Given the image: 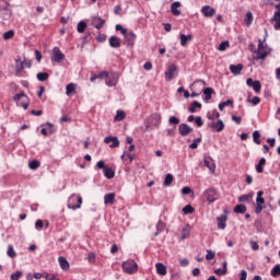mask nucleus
Instances as JSON below:
<instances>
[{
  "mask_svg": "<svg viewBox=\"0 0 280 280\" xmlns=\"http://www.w3.org/2000/svg\"><path fill=\"white\" fill-rule=\"evenodd\" d=\"M10 38H14V31H8V32L3 33L4 40H10Z\"/></svg>",
  "mask_w": 280,
  "mask_h": 280,
  "instance_id": "nucleus-52",
  "label": "nucleus"
},
{
  "mask_svg": "<svg viewBox=\"0 0 280 280\" xmlns=\"http://www.w3.org/2000/svg\"><path fill=\"white\" fill-rule=\"evenodd\" d=\"M7 255H8V257H10L11 259H14V257H16V252L14 250V246L8 245Z\"/></svg>",
  "mask_w": 280,
  "mask_h": 280,
  "instance_id": "nucleus-34",
  "label": "nucleus"
},
{
  "mask_svg": "<svg viewBox=\"0 0 280 280\" xmlns=\"http://www.w3.org/2000/svg\"><path fill=\"white\" fill-rule=\"evenodd\" d=\"M59 261V266L61 268V270H69L70 265H69V260H67V258H65L63 256H60L58 258Z\"/></svg>",
  "mask_w": 280,
  "mask_h": 280,
  "instance_id": "nucleus-19",
  "label": "nucleus"
},
{
  "mask_svg": "<svg viewBox=\"0 0 280 280\" xmlns=\"http://www.w3.org/2000/svg\"><path fill=\"white\" fill-rule=\"evenodd\" d=\"M190 191H191V188H189V187H187V186L182 188V194H183L184 196H187Z\"/></svg>",
  "mask_w": 280,
  "mask_h": 280,
  "instance_id": "nucleus-63",
  "label": "nucleus"
},
{
  "mask_svg": "<svg viewBox=\"0 0 280 280\" xmlns=\"http://www.w3.org/2000/svg\"><path fill=\"white\" fill-rule=\"evenodd\" d=\"M126 156L129 160V163H132V161H135V155H132L130 153H126V152L122 153L120 159L124 161L126 159Z\"/></svg>",
  "mask_w": 280,
  "mask_h": 280,
  "instance_id": "nucleus-53",
  "label": "nucleus"
},
{
  "mask_svg": "<svg viewBox=\"0 0 280 280\" xmlns=\"http://www.w3.org/2000/svg\"><path fill=\"white\" fill-rule=\"evenodd\" d=\"M247 277H248V272H246V270H242V271H241V278H240V280H246Z\"/></svg>",
  "mask_w": 280,
  "mask_h": 280,
  "instance_id": "nucleus-64",
  "label": "nucleus"
},
{
  "mask_svg": "<svg viewBox=\"0 0 280 280\" xmlns=\"http://www.w3.org/2000/svg\"><path fill=\"white\" fill-rule=\"evenodd\" d=\"M82 207V197L80 195H72L68 199V209L75 211Z\"/></svg>",
  "mask_w": 280,
  "mask_h": 280,
  "instance_id": "nucleus-4",
  "label": "nucleus"
},
{
  "mask_svg": "<svg viewBox=\"0 0 280 280\" xmlns=\"http://www.w3.org/2000/svg\"><path fill=\"white\" fill-rule=\"evenodd\" d=\"M84 30H86V22L84 21L79 22L77 26V32L79 34H84Z\"/></svg>",
  "mask_w": 280,
  "mask_h": 280,
  "instance_id": "nucleus-35",
  "label": "nucleus"
},
{
  "mask_svg": "<svg viewBox=\"0 0 280 280\" xmlns=\"http://www.w3.org/2000/svg\"><path fill=\"white\" fill-rule=\"evenodd\" d=\"M128 45H132L135 43V40H137V34H135L133 32H129L126 33V35H124Z\"/></svg>",
  "mask_w": 280,
  "mask_h": 280,
  "instance_id": "nucleus-22",
  "label": "nucleus"
},
{
  "mask_svg": "<svg viewBox=\"0 0 280 280\" xmlns=\"http://www.w3.org/2000/svg\"><path fill=\"white\" fill-rule=\"evenodd\" d=\"M177 69L176 66L171 65L165 72L166 80H174V73H176Z\"/></svg>",
  "mask_w": 280,
  "mask_h": 280,
  "instance_id": "nucleus-11",
  "label": "nucleus"
},
{
  "mask_svg": "<svg viewBox=\"0 0 280 280\" xmlns=\"http://www.w3.org/2000/svg\"><path fill=\"white\" fill-rule=\"evenodd\" d=\"M194 211H195V209H194V207H191L190 205H187V206H185V207L183 208V213H184L185 215H189V214L194 213Z\"/></svg>",
  "mask_w": 280,
  "mask_h": 280,
  "instance_id": "nucleus-42",
  "label": "nucleus"
},
{
  "mask_svg": "<svg viewBox=\"0 0 280 280\" xmlns=\"http://www.w3.org/2000/svg\"><path fill=\"white\" fill-rule=\"evenodd\" d=\"M203 95L206 96L205 100L206 102H209V100H211V95H213V89L211 88H206L203 90Z\"/></svg>",
  "mask_w": 280,
  "mask_h": 280,
  "instance_id": "nucleus-33",
  "label": "nucleus"
},
{
  "mask_svg": "<svg viewBox=\"0 0 280 280\" xmlns=\"http://www.w3.org/2000/svg\"><path fill=\"white\" fill-rule=\"evenodd\" d=\"M211 128H214L217 132H222L224 130V121L218 120L217 122H212Z\"/></svg>",
  "mask_w": 280,
  "mask_h": 280,
  "instance_id": "nucleus-24",
  "label": "nucleus"
},
{
  "mask_svg": "<svg viewBox=\"0 0 280 280\" xmlns=\"http://www.w3.org/2000/svg\"><path fill=\"white\" fill-rule=\"evenodd\" d=\"M196 108H202V104H200L198 101H195L190 104L188 110L189 113H196Z\"/></svg>",
  "mask_w": 280,
  "mask_h": 280,
  "instance_id": "nucleus-30",
  "label": "nucleus"
},
{
  "mask_svg": "<svg viewBox=\"0 0 280 280\" xmlns=\"http://www.w3.org/2000/svg\"><path fill=\"white\" fill-rule=\"evenodd\" d=\"M195 124L200 128L203 126L202 117L198 116L195 118Z\"/></svg>",
  "mask_w": 280,
  "mask_h": 280,
  "instance_id": "nucleus-59",
  "label": "nucleus"
},
{
  "mask_svg": "<svg viewBox=\"0 0 280 280\" xmlns=\"http://www.w3.org/2000/svg\"><path fill=\"white\" fill-rule=\"evenodd\" d=\"M215 257V252L211 249H207L206 259L207 261H211Z\"/></svg>",
  "mask_w": 280,
  "mask_h": 280,
  "instance_id": "nucleus-49",
  "label": "nucleus"
},
{
  "mask_svg": "<svg viewBox=\"0 0 280 280\" xmlns=\"http://www.w3.org/2000/svg\"><path fill=\"white\" fill-rule=\"evenodd\" d=\"M229 42H222L220 45H219V51H226V49H229Z\"/></svg>",
  "mask_w": 280,
  "mask_h": 280,
  "instance_id": "nucleus-55",
  "label": "nucleus"
},
{
  "mask_svg": "<svg viewBox=\"0 0 280 280\" xmlns=\"http://www.w3.org/2000/svg\"><path fill=\"white\" fill-rule=\"evenodd\" d=\"M190 233H191V226L189 225L184 226V229L182 230V240H187Z\"/></svg>",
  "mask_w": 280,
  "mask_h": 280,
  "instance_id": "nucleus-27",
  "label": "nucleus"
},
{
  "mask_svg": "<svg viewBox=\"0 0 280 280\" xmlns=\"http://www.w3.org/2000/svg\"><path fill=\"white\" fill-rule=\"evenodd\" d=\"M248 102H250L253 106H257L261 103V98H259V96H254L252 100H248Z\"/></svg>",
  "mask_w": 280,
  "mask_h": 280,
  "instance_id": "nucleus-56",
  "label": "nucleus"
},
{
  "mask_svg": "<svg viewBox=\"0 0 280 280\" xmlns=\"http://www.w3.org/2000/svg\"><path fill=\"white\" fill-rule=\"evenodd\" d=\"M168 124H170V126H172V125L178 126V124H180V119L176 118V116H172L168 119Z\"/></svg>",
  "mask_w": 280,
  "mask_h": 280,
  "instance_id": "nucleus-50",
  "label": "nucleus"
},
{
  "mask_svg": "<svg viewBox=\"0 0 280 280\" xmlns=\"http://www.w3.org/2000/svg\"><path fill=\"white\" fill-rule=\"evenodd\" d=\"M35 229H36L37 231H40V229H43V220H37V221L35 222Z\"/></svg>",
  "mask_w": 280,
  "mask_h": 280,
  "instance_id": "nucleus-60",
  "label": "nucleus"
},
{
  "mask_svg": "<svg viewBox=\"0 0 280 280\" xmlns=\"http://www.w3.org/2000/svg\"><path fill=\"white\" fill-rule=\"evenodd\" d=\"M21 277H23L22 271H15V272L11 273V280H19V279H21Z\"/></svg>",
  "mask_w": 280,
  "mask_h": 280,
  "instance_id": "nucleus-54",
  "label": "nucleus"
},
{
  "mask_svg": "<svg viewBox=\"0 0 280 280\" xmlns=\"http://www.w3.org/2000/svg\"><path fill=\"white\" fill-rule=\"evenodd\" d=\"M254 89L255 93H259L261 91V82L259 81H254V84L252 85Z\"/></svg>",
  "mask_w": 280,
  "mask_h": 280,
  "instance_id": "nucleus-48",
  "label": "nucleus"
},
{
  "mask_svg": "<svg viewBox=\"0 0 280 280\" xmlns=\"http://www.w3.org/2000/svg\"><path fill=\"white\" fill-rule=\"evenodd\" d=\"M155 268L158 275H161L162 277H165V275H167V267H165V265H163L162 262H158L155 265Z\"/></svg>",
  "mask_w": 280,
  "mask_h": 280,
  "instance_id": "nucleus-18",
  "label": "nucleus"
},
{
  "mask_svg": "<svg viewBox=\"0 0 280 280\" xmlns=\"http://www.w3.org/2000/svg\"><path fill=\"white\" fill-rule=\"evenodd\" d=\"M30 170H38L40 167V162L38 160H33L28 163Z\"/></svg>",
  "mask_w": 280,
  "mask_h": 280,
  "instance_id": "nucleus-40",
  "label": "nucleus"
},
{
  "mask_svg": "<svg viewBox=\"0 0 280 280\" xmlns=\"http://www.w3.org/2000/svg\"><path fill=\"white\" fill-rule=\"evenodd\" d=\"M179 39H180V45H182V47H185V45H187V42L194 39V36L182 34V35L179 36Z\"/></svg>",
  "mask_w": 280,
  "mask_h": 280,
  "instance_id": "nucleus-25",
  "label": "nucleus"
},
{
  "mask_svg": "<svg viewBox=\"0 0 280 280\" xmlns=\"http://www.w3.org/2000/svg\"><path fill=\"white\" fill-rule=\"evenodd\" d=\"M15 62H16L15 71L19 74V73H21V71H23V69H25V63L21 60H16Z\"/></svg>",
  "mask_w": 280,
  "mask_h": 280,
  "instance_id": "nucleus-38",
  "label": "nucleus"
},
{
  "mask_svg": "<svg viewBox=\"0 0 280 280\" xmlns=\"http://www.w3.org/2000/svg\"><path fill=\"white\" fill-rule=\"evenodd\" d=\"M202 196L209 205H213L220 198V192L214 187H210L203 191Z\"/></svg>",
  "mask_w": 280,
  "mask_h": 280,
  "instance_id": "nucleus-2",
  "label": "nucleus"
},
{
  "mask_svg": "<svg viewBox=\"0 0 280 280\" xmlns=\"http://www.w3.org/2000/svg\"><path fill=\"white\" fill-rule=\"evenodd\" d=\"M273 21H276L275 30H280V9L273 14Z\"/></svg>",
  "mask_w": 280,
  "mask_h": 280,
  "instance_id": "nucleus-29",
  "label": "nucleus"
},
{
  "mask_svg": "<svg viewBox=\"0 0 280 280\" xmlns=\"http://www.w3.org/2000/svg\"><path fill=\"white\" fill-rule=\"evenodd\" d=\"M178 130H179V135L182 137H187V135H190V132H194V128H191L189 125L187 124H180L178 126Z\"/></svg>",
  "mask_w": 280,
  "mask_h": 280,
  "instance_id": "nucleus-8",
  "label": "nucleus"
},
{
  "mask_svg": "<svg viewBox=\"0 0 280 280\" xmlns=\"http://www.w3.org/2000/svg\"><path fill=\"white\" fill-rule=\"evenodd\" d=\"M104 143H110L109 148H119V139L117 137H106Z\"/></svg>",
  "mask_w": 280,
  "mask_h": 280,
  "instance_id": "nucleus-9",
  "label": "nucleus"
},
{
  "mask_svg": "<svg viewBox=\"0 0 280 280\" xmlns=\"http://www.w3.org/2000/svg\"><path fill=\"white\" fill-rule=\"evenodd\" d=\"M104 205H115V192H109L104 196Z\"/></svg>",
  "mask_w": 280,
  "mask_h": 280,
  "instance_id": "nucleus-21",
  "label": "nucleus"
},
{
  "mask_svg": "<svg viewBox=\"0 0 280 280\" xmlns=\"http://www.w3.org/2000/svg\"><path fill=\"white\" fill-rule=\"evenodd\" d=\"M48 79H49V73H47V72H38L37 73V80H39V82H45Z\"/></svg>",
  "mask_w": 280,
  "mask_h": 280,
  "instance_id": "nucleus-39",
  "label": "nucleus"
},
{
  "mask_svg": "<svg viewBox=\"0 0 280 280\" xmlns=\"http://www.w3.org/2000/svg\"><path fill=\"white\" fill-rule=\"evenodd\" d=\"M51 62H62V60H65V54H62V51L60 50L59 47H54L52 48V52H51V57H50Z\"/></svg>",
  "mask_w": 280,
  "mask_h": 280,
  "instance_id": "nucleus-6",
  "label": "nucleus"
},
{
  "mask_svg": "<svg viewBox=\"0 0 280 280\" xmlns=\"http://www.w3.org/2000/svg\"><path fill=\"white\" fill-rule=\"evenodd\" d=\"M201 13L207 19H211V16H215V9L211 5H205L201 8Z\"/></svg>",
  "mask_w": 280,
  "mask_h": 280,
  "instance_id": "nucleus-7",
  "label": "nucleus"
},
{
  "mask_svg": "<svg viewBox=\"0 0 280 280\" xmlns=\"http://www.w3.org/2000/svg\"><path fill=\"white\" fill-rule=\"evenodd\" d=\"M116 32H121V35L125 36L128 32V30L124 28L120 24L116 25Z\"/></svg>",
  "mask_w": 280,
  "mask_h": 280,
  "instance_id": "nucleus-57",
  "label": "nucleus"
},
{
  "mask_svg": "<svg viewBox=\"0 0 280 280\" xmlns=\"http://www.w3.org/2000/svg\"><path fill=\"white\" fill-rule=\"evenodd\" d=\"M165 231V223L163 221H159L156 224V232L154 233V237H158L160 233H163Z\"/></svg>",
  "mask_w": 280,
  "mask_h": 280,
  "instance_id": "nucleus-28",
  "label": "nucleus"
},
{
  "mask_svg": "<svg viewBox=\"0 0 280 280\" xmlns=\"http://www.w3.org/2000/svg\"><path fill=\"white\" fill-rule=\"evenodd\" d=\"M104 176L105 178H115V171H113V168L110 167H105L104 168Z\"/></svg>",
  "mask_w": 280,
  "mask_h": 280,
  "instance_id": "nucleus-31",
  "label": "nucleus"
},
{
  "mask_svg": "<svg viewBox=\"0 0 280 280\" xmlns=\"http://www.w3.org/2000/svg\"><path fill=\"white\" fill-rule=\"evenodd\" d=\"M266 38H268V31L265 30V38L264 40L258 39V48L256 50L257 56L254 58V60H266L268 56H270L272 49L268 47V45H264L266 43Z\"/></svg>",
  "mask_w": 280,
  "mask_h": 280,
  "instance_id": "nucleus-1",
  "label": "nucleus"
},
{
  "mask_svg": "<svg viewBox=\"0 0 280 280\" xmlns=\"http://www.w3.org/2000/svg\"><path fill=\"white\" fill-rule=\"evenodd\" d=\"M114 119L115 121H124L126 119V112L118 110Z\"/></svg>",
  "mask_w": 280,
  "mask_h": 280,
  "instance_id": "nucleus-36",
  "label": "nucleus"
},
{
  "mask_svg": "<svg viewBox=\"0 0 280 280\" xmlns=\"http://www.w3.org/2000/svg\"><path fill=\"white\" fill-rule=\"evenodd\" d=\"M54 135V125L51 122L46 124V128H42L40 135L47 137V135Z\"/></svg>",
  "mask_w": 280,
  "mask_h": 280,
  "instance_id": "nucleus-16",
  "label": "nucleus"
},
{
  "mask_svg": "<svg viewBox=\"0 0 280 280\" xmlns=\"http://www.w3.org/2000/svg\"><path fill=\"white\" fill-rule=\"evenodd\" d=\"M202 141V138H196L191 144H189L190 150H196L198 148V143Z\"/></svg>",
  "mask_w": 280,
  "mask_h": 280,
  "instance_id": "nucleus-51",
  "label": "nucleus"
},
{
  "mask_svg": "<svg viewBox=\"0 0 280 280\" xmlns=\"http://www.w3.org/2000/svg\"><path fill=\"white\" fill-rule=\"evenodd\" d=\"M92 23L96 30H102L106 21H104L102 18H94Z\"/></svg>",
  "mask_w": 280,
  "mask_h": 280,
  "instance_id": "nucleus-20",
  "label": "nucleus"
},
{
  "mask_svg": "<svg viewBox=\"0 0 280 280\" xmlns=\"http://www.w3.org/2000/svg\"><path fill=\"white\" fill-rule=\"evenodd\" d=\"M172 183H174V175H172V174L168 173V174L165 176V179H164L163 185H164V187H170V185H172Z\"/></svg>",
  "mask_w": 280,
  "mask_h": 280,
  "instance_id": "nucleus-32",
  "label": "nucleus"
},
{
  "mask_svg": "<svg viewBox=\"0 0 280 280\" xmlns=\"http://www.w3.org/2000/svg\"><path fill=\"white\" fill-rule=\"evenodd\" d=\"M222 266H223L222 269L219 268L214 270V275H217L218 277H224V275H226L228 272V268H226L228 262L223 261Z\"/></svg>",
  "mask_w": 280,
  "mask_h": 280,
  "instance_id": "nucleus-23",
  "label": "nucleus"
},
{
  "mask_svg": "<svg viewBox=\"0 0 280 280\" xmlns=\"http://www.w3.org/2000/svg\"><path fill=\"white\" fill-rule=\"evenodd\" d=\"M122 270L127 275H135L139 270V265L132 259L122 262Z\"/></svg>",
  "mask_w": 280,
  "mask_h": 280,
  "instance_id": "nucleus-5",
  "label": "nucleus"
},
{
  "mask_svg": "<svg viewBox=\"0 0 280 280\" xmlns=\"http://www.w3.org/2000/svg\"><path fill=\"white\" fill-rule=\"evenodd\" d=\"M238 200L241 202H250V200H253V195L248 194V195H243L238 198Z\"/></svg>",
  "mask_w": 280,
  "mask_h": 280,
  "instance_id": "nucleus-44",
  "label": "nucleus"
},
{
  "mask_svg": "<svg viewBox=\"0 0 280 280\" xmlns=\"http://www.w3.org/2000/svg\"><path fill=\"white\" fill-rule=\"evenodd\" d=\"M244 69V65L238 63V65H231L230 66V71L231 73H233L234 75H240V73H242V70Z\"/></svg>",
  "mask_w": 280,
  "mask_h": 280,
  "instance_id": "nucleus-15",
  "label": "nucleus"
},
{
  "mask_svg": "<svg viewBox=\"0 0 280 280\" xmlns=\"http://www.w3.org/2000/svg\"><path fill=\"white\" fill-rule=\"evenodd\" d=\"M35 58L37 62H40V60H43V55L40 54V50H35Z\"/></svg>",
  "mask_w": 280,
  "mask_h": 280,
  "instance_id": "nucleus-61",
  "label": "nucleus"
},
{
  "mask_svg": "<svg viewBox=\"0 0 280 280\" xmlns=\"http://www.w3.org/2000/svg\"><path fill=\"white\" fill-rule=\"evenodd\" d=\"M271 277H280V265H276L271 269Z\"/></svg>",
  "mask_w": 280,
  "mask_h": 280,
  "instance_id": "nucleus-46",
  "label": "nucleus"
},
{
  "mask_svg": "<svg viewBox=\"0 0 280 280\" xmlns=\"http://www.w3.org/2000/svg\"><path fill=\"white\" fill-rule=\"evenodd\" d=\"M260 137L261 135L257 130L253 132V140H254V143H256L257 145H261Z\"/></svg>",
  "mask_w": 280,
  "mask_h": 280,
  "instance_id": "nucleus-37",
  "label": "nucleus"
},
{
  "mask_svg": "<svg viewBox=\"0 0 280 280\" xmlns=\"http://www.w3.org/2000/svg\"><path fill=\"white\" fill-rule=\"evenodd\" d=\"M105 84L107 86H115L117 84V74H112L110 77H105Z\"/></svg>",
  "mask_w": 280,
  "mask_h": 280,
  "instance_id": "nucleus-17",
  "label": "nucleus"
},
{
  "mask_svg": "<svg viewBox=\"0 0 280 280\" xmlns=\"http://www.w3.org/2000/svg\"><path fill=\"white\" fill-rule=\"evenodd\" d=\"M226 215L225 214H221L220 217L217 218L218 221V229H220L221 231H224V229H226Z\"/></svg>",
  "mask_w": 280,
  "mask_h": 280,
  "instance_id": "nucleus-12",
  "label": "nucleus"
},
{
  "mask_svg": "<svg viewBox=\"0 0 280 280\" xmlns=\"http://www.w3.org/2000/svg\"><path fill=\"white\" fill-rule=\"evenodd\" d=\"M207 117L210 119V121H213V119H220V113L218 109H214L212 112H208Z\"/></svg>",
  "mask_w": 280,
  "mask_h": 280,
  "instance_id": "nucleus-26",
  "label": "nucleus"
},
{
  "mask_svg": "<svg viewBox=\"0 0 280 280\" xmlns=\"http://www.w3.org/2000/svg\"><path fill=\"white\" fill-rule=\"evenodd\" d=\"M75 91V84L70 83L66 86V95H71Z\"/></svg>",
  "mask_w": 280,
  "mask_h": 280,
  "instance_id": "nucleus-45",
  "label": "nucleus"
},
{
  "mask_svg": "<svg viewBox=\"0 0 280 280\" xmlns=\"http://www.w3.org/2000/svg\"><path fill=\"white\" fill-rule=\"evenodd\" d=\"M235 213H246V206L244 205H237L234 208Z\"/></svg>",
  "mask_w": 280,
  "mask_h": 280,
  "instance_id": "nucleus-43",
  "label": "nucleus"
},
{
  "mask_svg": "<svg viewBox=\"0 0 280 280\" xmlns=\"http://www.w3.org/2000/svg\"><path fill=\"white\" fill-rule=\"evenodd\" d=\"M245 24L247 25V27H249V25H253V13L247 12L245 18Z\"/></svg>",
  "mask_w": 280,
  "mask_h": 280,
  "instance_id": "nucleus-47",
  "label": "nucleus"
},
{
  "mask_svg": "<svg viewBox=\"0 0 280 280\" xmlns=\"http://www.w3.org/2000/svg\"><path fill=\"white\" fill-rule=\"evenodd\" d=\"M226 106H233V101L228 100L225 102L220 103L219 110H224V108H226Z\"/></svg>",
  "mask_w": 280,
  "mask_h": 280,
  "instance_id": "nucleus-41",
  "label": "nucleus"
},
{
  "mask_svg": "<svg viewBox=\"0 0 280 280\" xmlns=\"http://www.w3.org/2000/svg\"><path fill=\"white\" fill-rule=\"evenodd\" d=\"M109 46L113 47L114 49H119V47H121V39H119V37L117 36H110Z\"/></svg>",
  "mask_w": 280,
  "mask_h": 280,
  "instance_id": "nucleus-10",
  "label": "nucleus"
},
{
  "mask_svg": "<svg viewBox=\"0 0 280 280\" xmlns=\"http://www.w3.org/2000/svg\"><path fill=\"white\" fill-rule=\"evenodd\" d=\"M13 101L18 104V106H22L24 110H27V108L30 107V98L23 92H21L20 94H15L13 96Z\"/></svg>",
  "mask_w": 280,
  "mask_h": 280,
  "instance_id": "nucleus-3",
  "label": "nucleus"
},
{
  "mask_svg": "<svg viewBox=\"0 0 280 280\" xmlns=\"http://www.w3.org/2000/svg\"><path fill=\"white\" fill-rule=\"evenodd\" d=\"M203 165L210 170V172L213 174L215 172V163H213V159L211 158H205Z\"/></svg>",
  "mask_w": 280,
  "mask_h": 280,
  "instance_id": "nucleus-13",
  "label": "nucleus"
},
{
  "mask_svg": "<svg viewBox=\"0 0 280 280\" xmlns=\"http://www.w3.org/2000/svg\"><path fill=\"white\" fill-rule=\"evenodd\" d=\"M97 43H105L106 42V35L105 34H98L96 37Z\"/></svg>",
  "mask_w": 280,
  "mask_h": 280,
  "instance_id": "nucleus-58",
  "label": "nucleus"
},
{
  "mask_svg": "<svg viewBox=\"0 0 280 280\" xmlns=\"http://www.w3.org/2000/svg\"><path fill=\"white\" fill-rule=\"evenodd\" d=\"M178 8H180L179 1H175L171 4V12L174 16H180V10H178Z\"/></svg>",
  "mask_w": 280,
  "mask_h": 280,
  "instance_id": "nucleus-14",
  "label": "nucleus"
},
{
  "mask_svg": "<svg viewBox=\"0 0 280 280\" xmlns=\"http://www.w3.org/2000/svg\"><path fill=\"white\" fill-rule=\"evenodd\" d=\"M250 247L254 250H259V244H257V242H255V241H250Z\"/></svg>",
  "mask_w": 280,
  "mask_h": 280,
  "instance_id": "nucleus-62",
  "label": "nucleus"
}]
</instances>
